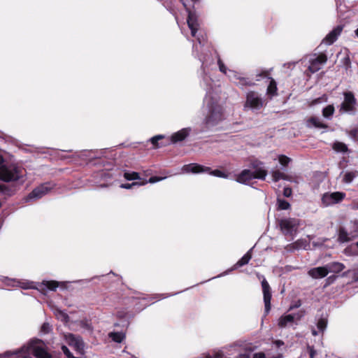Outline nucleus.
<instances>
[{"mask_svg":"<svg viewBox=\"0 0 358 358\" xmlns=\"http://www.w3.org/2000/svg\"><path fill=\"white\" fill-rule=\"evenodd\" d=\"M22 176V170L15 166H0V180L3 182L17 181Z\"/></svg>","mask_w":358,"mask_h":358,"instance_id":"obj_1","label":"nucleus"},{"mask_svg":"<svg viewBox=\"0 0 358 358\" xmlns=\"http://www.w3.org/2000/svg\"><path fill=\"white\" fill-rule=\"evenodd\" d=\"M264 105V101L257 92L250 91L246 95L244 106L251 109L259 110Z\"/></svg>","mask_w":358,"mask_h":358,"instance_id":"obj_2","label":"nucleus"},{"mask_svg":"<svg viewBox=\"0 0 358 358\" xmlns=\"http://www.w3.org/2000/svg\"><path fill=\"white\" fill-rule=\"evenodd\" d=\"M344 100L341 105L340 111L350 113L355 110L357 99L352 92H345L343 94Z\"/></svg>","mask_w":358,"mask_h":358,"instance_id":"obj_3","label":"nucleus"},{"mask_svg":"<svg viewBox=\"0 0 358 358\" xmlns=\"http://www.w3.org/2000/svg\"><path fill=\"white\" fill-rule=\"evenodd\" d=\"M223 119V113L220 106H216L210 110L205 119V122L208 126H215Z\"/></svg>","mask_w":358,"mask_h":358,"instance_id":"obj_4","label":"nucleus"},{"mask_svg":"<svg viewBox=\"0 0 358 358\" xmlns=\"http://www.w3.org/2000/svg\"><path fill=\"white\" fill-rule=\"evenodd\" d=\"M279 227L284 235H292L293 231L298 226L296 219L287 218L281 219L278 222Z\"/></svg>","mask_w":358,"mask_h":358,"instance_id":"obj_5","label":"nucleus"},{"mask_svg":"<svg viewBox=\"0 0 358 358\" xmlns=\"http://www.w3.org/2000/svg\"><path fill=\"white\" fill-rule=\"evenodd\" d=\"M262 292L264 295V313L265 315H268V313L271 310V300L272 297L271 294V287L267 282V280L264 278L262 281Z\"/></svg>","mask_w":358,"mask_h":358,"instance_id":"obj_6","label":"nucleus"},{"mask_svg":"<svg viewBox=\"0 0 358 358\" xmlns=\"http://www.w3.org/2000/svg\"><path fill=\"white\" fill-rule=\"evenodd\" d=\"M327 61V56L324 53H320L316 58L310 61L308 70L311 73H315L321 69V66Z\"/></svg>","mask_w":358,"mask_h":358,"instance_id":"obj_7","label":"nucleus"},{"mask_svg":"<svg viewBox=\"0 0 358 358\" xmlns=\"http://www.w3.org/2000/svg\"><path fill=\"white\" fill-rule=\"evenodd\" d=\"M182 170L187 173H199L210 171V168L196 163L184 165Z\"/></svg>","mask_w":358,"mask_h":358,"instance_id":"obj_8","label":"nucleus"},{"mask_svg":"<svg viewBox=\"0 0 358 358\" xmlns=\"http://www.w3.org/2000/svg\"><path fill=\"white\" fill-rule=\"evenodd\" d=\"M259 164H262L261 162L255 161L252 162L251 166L255 169L252 173V177L255 179L265 180L266 176H267V171L262 167H259Z\"/></svg>","mask_w":358,"mask_h":358,"instance_id":"obj_9","label":"nucleus"},{"mask_svg":"<svg viewBox=\"0 0 358 358\" xmlns=\"http://www.w3.org/2000/svg\"><path fill=\"white\" fill-rule=\"evenodd\" d=\"M50 189L51 187L49 186V184L46 183L41 185L32 190V192L29 194V198L40 199L46 194L50 190Z\"/></svg>","mask_w":358,"mask_h":358,"instance_id":"obj_10","label":"nucleus"},{"mask_svg":"<svg viewBox=\"0 0 358 358\" xmlns=\"http://www.w3.org/2000/svg\"><path fill=\"white\" fill-rule=\"evenodd\" d=\"M342 30V27L337 26L326 36L322 42L327 45L333 44L337 40L338 36L341 34Z\"/></svg>","mask_w":358,"mask_h":358,"instance_id":"obj_11","label":"nucleus"},{"mask_svg":"<svg viewBox=\"0 0 358 358\" xmlns=\"http://www.w3.org/2000/svg\"><path fill=\"white\" fill-rule=\"evenodd\" d=\"M189 128H184L176 133H173L169 139V143L171 142L172 143H176L182 141L189 136Z\"/></svg>","mask_w":358,"mask_h":358,"instance_id":"obj_12","label":"nucleus"},{"mask_svg":"<svg viewBox=\"0 0 358 358\" xmlns=\"http://www.w3.org/2000/svg\"><path fill=\"white\" fill-rule=\"evenodd\" d=\"M329 273L327 266L313 268L308 271V274L313 278H322Z\"/></svg>","mask_w":358,"mask_h":358,"instance_id":"obj_13","label":"nucleus"},{"mask_svg":"<svg viewBox=\"0 0 358 358\" xmlns=\"http://www.w3.org/2000/svg\"><path fill=\"white\" fill-rule=\"evenodd\" d=\"M32 348V355L36 358H52V355L49 353L45 347L39 345H34Z\"/></svg>","mask_w":358,"mask_h":358,"instance_id":"obj_14","label":"nucleus"},{"mask_svg":"<svg viewBox=\"0 0 358 358\" xmlns=\"http://www.w3.org/2000/svg\"><path fill=\"white\" fill-rule=\"evenodd\" d=\"M150 142L154 148H158L169 145V138H166L163 135H157L151 138Z\"/></svg>","mask_w":358,"mask_h":358,"instance_id":"obj_15","label":"nucleus"},{"mask_svg":"<svg viewBox=\"0 0 358 358\" xmlns=\"http://www.w3.org/2000/svg\"><path fill=\"white\" fill-rule=\"evenodd\" d=\"M252 174V171L244 169L236 176V181L240 183H247L253 179Z\"/></svg>","mask_w":358,"mask_h":358,"instance_id":"obj_16","label":"nucleus"},{"mask_svg":"<svg viewBox=\"0 0 358 358\" xmlns=\"http://www.w3.org/2000/svg\"><path fill=\"white\" fill-rule=\"evenodd\" d=\"M117 317L121 320L122 327L127 329L129 324V313L125 310H120L117 312Z\"/></svg>","mask_w":358,"mask_h":358,"instance_id":"obj_17","label":"nucleus"},{"mask_svg":"<svg viewBox=\"0 0 358 358\" xmlns=\"http://www.w3.org/2000/svg\"><path fill=\"white\" fill-rule=\"evenodd\" d=\"M127 329H124L122 327V329L120 331H114V332L109 333L108 336L110 338L112 339L113 341L117 343H120L124 340V338L126 337L125 332H124Z\"/></svg>","mask_w":358,"mask_h":358,"instance_id":"obj_18","label":"nucleus"},{"mask_svg":"<svg viewBox=\"0 0 358 358\" xmlns=\"http://www.w3.org/2000/svg\"><path fill=\"white\" fill-rule=\"evenodd\" d=\"M187 24L191 29V33L193 36H195L198 29V23L196 17L189 12L187 17Z\"/></svg>","mask_w":358,"mask_h":358,"instance_id":"obj_19","label":"nucleus"},{"mask_svg":"<svg viewBox=\"0 0 358 358\" xmlns=\"http://www.w3.org/2000/svg\"><path fill=\"white\" fill-rule=\"evenodd\" d=\"M271 174H272L273 180L274 182H278L280 180L292 181V177L291 176L285 174L279 170L273 171Z\"/></svg>","mask_w":358,"mask_h":358,"instance_id":"obj_20","label":"nucleus"},{"mask_svg":"<svg viewBox=\"0 0 358 358\" xmlns=\"http://www.w3.org/2000/svg\"><path fill=\"white\" fill-rule=\"evenodd\" d=\"M327 266L329 270V273L331 272L338 273L345 268V265L343 263L338 262H330L328 264H327Z\"/></svg>","mask_w":358,"mask_h":358,"instance_id":"obj_21","label":"nucleus"},{"mask_svg":"<svg viewBox=\"0 0 358 358\" xmlns=\"http://www.w3.org/2000/svg\"><path fill=\"white\" fill-rule=\"evenodd\" d=\"M252 259V249L248 250L234 266V268H237L248 264Z\"/></svg>","mask_w":358,"mask_h":358,"instance_id":"obj_22","label":"nucleus"},{"mask_svg":"<svg viewBox=\"0 0 358 358\" xmlns=\"http://www.w3.org/2000/svg\"><path fill=\"white\" fill-rule=\"evenodd\" d=\"M266 94L271 98L273 96H277L278 94V87L277 83L273 78L270 79V83L267 87Z\"/></svg>","mask_w":358,"mask_h":358,"instance_id":"obj_23","label":"nucleus"},{"mask_svg":"<svg viewBox=\"0 0 358 358\" xmlns=\"http://www.w3.org/2000/svg\"><path fill=\"white\" fill-rule=\"evenodd\" d=\"M351 241L349 234L344 227H339L338 234V241L339 243H346Z\"/></svg>","mask_w":358,"mask_h":358,"instance_id":"obj_24","label":"nucleus"},{"mask_svg":"<svg viewBox=\"0 0 358 358\" xmlns=\"http://www.w3.org/2000/svg\"><path fill=\"white\" fill-rule=\"evenodd\" d=\"M294 320V315H282L280 317L278 320V326L281 328L285 327L287 324L292 323Z\"/></svg>","mask_w":358,"mask_h":358,"instance_id":"obj_25","label":"nucleus"},{"mask_svg":"<svg viewBox=\"0 0 358 358\" xmlns=\"http://www.w3.org/2000/svg\"><path fill=\"white\" fill-rule=\"evenodd\" d=\"M358 176V171L355 170L352 171L346 172L342 179L343 182L344 183H350L352 180Z\"/></svg>","mask_w":358,"mask_h":358,"instance_id":"obj_26","label":"nucleus"},{"mask_svg":"<svg viewBox=\"0 0 358 358\" xmlns=\"http://www.w3.org/2000/svg\"><path fill=\"white\" fill-rule=\"evenodd\" d=\"M308 123H310L312 125H313L316 128L319 129H326L328 127L327 124L323 123L320 121V120L317 117H310L308 120Z\"/></svg>","mask_w":358,"mask_h":358,"instance_id":"obj_27","label":"nucleus"},{"mask_svg":"<svg viewBox=\"0 0 358 358\" xmlns=\"http://www.w3.org/2000/svg\"><path fill=\"white\" fill-rule=\"evenodd\" d=\"M332 148L337 152H347L348 151V146L342 142L336 141L333 143Z\"/></svg>","mask_w":358,"mask_h":358,"instance_id":"obj_28","label":"nucleus"},{"mask_svg":"<svg viewBox=\"0 0 358 358\" xmlns=\"http://www.w3.org/2000/svg\"><path fill=\"white\" fill-rule=\"evenodd\" d=\"M41 286H44L49 290L55 291L56 289L59 287V282L55 280H44L41 283Z\"/></svg>","mask_w":358,"mask_h":358,"instance_id":"obj_29","label":"nucleus"},{"mask_svg":"<svg viewBox=\"0 0 358 358\" xmlns=\"http://www.w3.org/2000/svg\"><path fill=\"white\" fill-rule=\"evenodd\" d=\"M330 197L332 199L334 203H338L344 199L345 194L344 192H335L330 193Z\"/></svg>","mask_w":358,"mask_h":358,"instance_id":"obj_30","label":"nucleus"},{"mask_svg":"<svg viewBox=\"0 0 358 358\" xmlns=\"http://www.w3.org/2000/svg\"><path fill=\"white\" fill-rule=\"evenodd\" d=\"M334 110L335 108L334 105H328L327 106L323 108L322 115L326 118H329L334 115Z\"/></svg>","mask_w":358,"mask_h":358,"instance_id":"obj_31","label":"nucleus"},{"mask_svg":"<svg viewBox=\"0 0 358 358\" xmlns=\"http://www.w3.org/2000/svg\"><path fill=\"white\" fill-rule=\"evenodd\" d=\"M278 210H288L290 208V203L285 199H277Z\"/></svg>","mask_w":358,"mask_h":358,"instance_id":"obj_32","label":"nucleus"},{"mask_svg":"<svg viewBox=\"0 0 358 358\" xmlns=\"http://www.w3.org/2000/svg\"><path fill=\"white\" fill-rule=\"evenodd\" d=\"M124 177L127 180H135L141 179L139 173L135 171L125 172L124 173Z\"/></svg>","mask_w":358,"mask_h":358,"instance_id":"obj_33","label":"nucleus"},{"mask_svg":"<svg viewBox=\"0 0 358 358\" xmlns=\"http://www.w3.org/2000/svg\"><path fill=\"white\" fill-rule=\"evenodd\" d=\"M147 182H148L147 180H144L143 182H134L132 183H122V184L120 185V187L121 188H123V189H131L134 186H136V185H138V186L143 185L147 184Z\"/></svg>","mask_w":358,"mask_h":358,"instance_id":"obj_34","label":"nucleus"},{"mask_svg":"<svg viewBox=\"0 0 358 358\" xmlns=\"http://www.w3.org/2000/svg\"><path fill=\"white\" fill-rule=\"evenodd\" d=\"M327 325V320L326 318H320L317 321V327L320 331L322 332L325 330Z\"/></svg>","mask_w":358,"mask_h":358,"instance_id":"obj_35","label":"nucleus"},{"mask_svg":"<svg viewBox=\"0 0 358 358\" xmlns=\"http://www.w3.org/2000/svg\"><path fill=\"white\" fill-rule=\"evenodd\" d=\"M238 85L240 86H252L255 85V83H253L251 80H248V78H243V77H239L238 78Z\"/></svg>","mask_w":358,"mask_h":358,"instance_id":"obj_36","label":"nucleus"},{"mask_svg":"<svg viewBox=\"0 0 358 358\" xmlns=\"http://www.w3.org/2000/svg\"><path fill=\"white\" fill-rule=\"evenodd\" d=\"M279 162L283 166H288L289 163L291 162V159L286 155H281L278 157Z\"/></svg>","mask_w":358,"mask_h":358,"instance_id":"obj_37","label":"nucleus"},{"mask_svg":"<svg viewBox=\"0 0 358 358\" xmlns=\"http://www.w3.org/2000/svg\"><path fill=\"white\" fill-rule=\"evenodd\" d=\"M322 201L326 206L334 204L332 199H331L330 197V194L329 193H325L324 194H323Z\"/></svg>","mask_w":358,"mask_h":358,"instance_id":"obj_38","label":"nucleus"},{"mask_svg":"<svg viewBox=\"0 0 358 358\" xmlns=\"http://www.w3.org/2000/svg\"><path fill=\"white\" fill-rule=\"evenodd\" d=\"M207 173H209L210 175H213L216 177H220V178H227V175L226 173H224V172H222V171L218 170V169H216L214 171L210 170V171H208Z\"/></svg>","mask_w":358,"mask_h":358,"instance_id":"obj_39","label":"nucleus"},{"mask_svg":"<svg viewBox=\"0 0 358 358\" xmlns=\"http://www.w3.org/2000/svg\"><path fill=\"white\" fill-rule=\"evenodd\" d=\"M62 350L64 352V354L66 356L67 358H81V357H74L73 355L69 349L66 345L62 346Z\"/></svg>","mask_w":358,"mask_h":358,"instance_id":"obj_40","label":"nucleus"},{"mask_svg":"<svg viewBox=\"0 0 358 358\" xmlns=\"http://www.w3.org/2000/svg\"><path fill=\"white\" fill-rule=\"evenodd\" d=\"M51 326L48 322H44L41 327V331L43 334H48L51 331Z\"/></svg>","mask_w":358,"mask_h":358,"instance_id":"obj_41","label":"nucleus"},{"mask_svg":"<svg viewBox=\"0 0 358 358\" xmlns=\"http://www.w3.org/2000/svg\"><path fill=\"white\" fill-rule=\"evenodd\" d=\"M307 350H308V352L309 354L310 358H315V355L317 354V352L315 350L314 346L308 345Z\"/></svg>","mask_w":358,"mask_h":358,"instance_id":"obj_42","label":"nucleus"},{"mask_svg":"<svg viewBox=\"0 0 358 358\" xmlns=\"http://www.w3.org/2000/svg\"><path fill=\"white\" fill-rule=\"evenodd\" d=\"M217 64L219 66V69L221 72L226 73H227V67L224 64L223 62L220 58H218L217 59Z\"/></svg>","mask_w":358,"mask_h":358,"instance_id":"obj_43","label":"nucleus"},{"mask_svg":"<svg viewBox=\"0 0 358 358\" xmlns=\"http://www.w3.org/2000/svg\"><path fill=\"white\" fill-rule=\"evenodd\" d=\"M292 194V189L289 187H285L283 189V196L285 197H290Z\"/></svg>","mask_w":358,"mask_h":358,"instance_id":"obj_44","label":"nucleus"},{"mask_svg":"<svg viewBox=\"0 0 358 358\" xmlns=\"http://www.w3.org/2000/svg\"><path fill=\"white\" fill-rule=\"evenodd\" d=\"M258 76L263 78H267L269 80L272 78L270 76V73L268 71H262Z\"/></svg>","mask_w":358,"mask_h":358,"instance_id":"obj_45","label":"nucleus"},{"mask_svg":"<svg viewBox=\"0 0 358 358\" xmlns=\"http://www.w3.org/2000/svg\"><path fill=\"white\" fill-rule=\"evenodd\" d=\"M301 306V300H297L296 301L294 302V304H292L289 307V310H292V309H294V308H299L300 306Z\"/></svg>","mask_w":358,"mask_h":358,"instance_id":"obj_46","label":"nucleus"},{"mask_svg":"<svg viewBox=\"0 0 358 358\" xmlns=\"http://www.w3.org/2000/svg\"><path fill=\"white\" fill-rule=\"evenodd\" d=\"M252 358H266L265 354L262 352H257L253 355Z\"/></svg>","mask_w":358,"mask_h":358,"instance_id":"obj_47","label":"nucleus"},{"mask_svg":"<svg viewBox=\"0 0 358 358\" xmlns=\"http://www.w3.org/2000/svg\"><path fill=\"white\" fill-rule=\"evenodd\" d=\"M350 59L349 58L348 56L345 57L344 59H343V64L348 68L350 66Z\"/></svg>","mask_w":358,"mask_h":358,"instance_id":"obj_48","label":"nucleus"},{"mask_svg":"<svg viewBox=\"0 0 358 358\" xmlns=\"http://www.w3.org/2000/svg\"><path fill=\"white\" fill-rule=\"evenodd\" d=\"M352 278L355 282L358 281V269L352 271Z\"/></svg>","mask_w":358,"mask_h":358,"instance_id":"obj_49","label":"nucleus"},{"mask_svg":"<svg viewBox=\"0 0 358 358\" xmlns=\"http://www.w3.org/2000/svg\"><path fill=\"white\" fill-rule=\"evenodd\" d=\"M8 187L5 185H2V184H0V192H6L7 191H8Z\"/></svg>","mask_w":358,"mask_h":358,"instance_id":"obj_50","label":"nucleus"},{"mask_svg":"<svg viewBox=\"0 0 358 358\" xmlns=\"http://www.w3.org/2000/svg\"><path fill=\"white\" fill-rule=\"evenodd\" d=\"M159 180H160L159 178H157L156 176H152L149 178L148 182L150 183H153V182L159 181Z\"/></svg>","mask_w":358,"mask_h":358,"instance_id":"obj_51","label":"nucleus"},{"mask_svg":"<svg viewBox=\"0 0 358 358\" xmlns=\"http://www.w3.org/2000/svg\"><path fill=\"white\" fill-rule=\"evenodd\" d=\"M305 314L304 310H301L298 313H296L294 317L296 316L298 320H300L301 317H303Z\"/></svg>","mask_w":358,"mask_h":358,"instance_id":"obj_52","label":"nucleus"},{"mask_svg":"<svg viewBox=\"0 0 358 358\" xmlns=\"http://www.w3.org/2000/svg\"><path fill=\"white\" fill-rule=\"evenodd\" d=\"M275 344L277 345L278 347H280V345H282L284 343L283 341L278 340L275 341Z\"/></svg>","mask_w":358,"mask_h":358,"instance_id":"obj_53","label":"nucleus"},{"mask_svg":"<svg viewBox=\"0 0 358 358\" xmlns=\"http://www.w3.org/2000/svg\"><path fill=\"white\" fill-rule=\"evenodd\" d=\"M180 1L182 3V4H183L184 7L187 8V5H186V3H185L184 0H180ZM192 1L193 2H196V1H197L198 0H192Z\"/></svg>","mask_w":358,"mask_h":358,"instance_id":"obj_54","label":"nucleus"},{"mask_svg":"<svg viewBox=\"0 0 358 358\" xmlns=\"http://www.w3.org/2000/svg\"><path fill=\"white\" fill-rule=\"evenodd\" d=\"M336 278L335 276H330L327 278L328 281H333Z\"/></svg>","mask_w":358,"mask_h":358,"instance_id":"obj_55","label":"nucleus"},{"mask_svg":"<svg viewBox=\"0 0 358 358\" xmlns=\"http://www.w3.org/2000/svg\"><path fill=\"white\" fill-rule=\"evenodd\" d=\"M312 334L313 336H317V332L315 329H313L312 330Z\"/></svg>","mask_w":358,"mask_h":358,"instance_id":"obj_56","label":"nucleus"},{"mask_svg":"<svg viewBox=\"0 0 358 358\" xmlns=\"http://www.w3.org/2000/svg\"><path fill=\"white\" fill-rule=\"evenodd\" d=\"M355 34L358 36V28L355 30Z\"/></svg>","mask_w":358,"mask_h":358,"instance_id":"obj_57","label":"nucleus"},{"mask_svg":"<svg viewBox=\"0 0 358 358\" xmlns=\"http://www.w3.org/2000/svg\"><path fill=\"white\" fill-rule=\"evenodd\" d=\"M36 342L37 343H43V341L41 340H37Z\"/></svg>","mask_w":358,"mask_h":358,"instance_id":"obj_58","label":"nucleus"},{"mask_svg":"<svg viewBox=\"0 0 358 358\" xmlns=\"http://www.w3.org/2000/svg\"><path fill=\"white\" fill-rule=\"evenodd\" d=\"M120 324H118V323L115 324V327H118V326H120Z\"/></svg>","mask_w":358,"mask_h":358,"instance_id":"obj_59","label":"nucleus"},{"mask_svg":"<svg viewBox=\"0 0 358 358\" xmlns=\"http://www.w3.org/2000/svg\"><path fill=\"white\" fill-rule=\"evenodd\" d=\"M347 273H351V271H350V270H349V271H348V272H347Z\"/></svg>","mask_w":358,"mask_h":358,"instance_id":"obj_60","label":"nucleus"},{"mask_svg":"<svg viewBox=\"0 0 358 358\" xmlns=\"http://www.w3.org/2000/svg\"><path fill=\"white\" fill-rule=\"evenodd\" d=\"M357 247L358 248V242L356 243Z\"/></svg>","mask_w":358,"mask_h":358,"instance_id":"obj_61","label":"nucleus"},{"mask_svg":"<svg viewBox=\"0 0 358 358\" xmlns=\"http://www.w3.org/2000/svg\"><path fill=\"white\" fill-rule=\"evenodd\" d=\"M273 358H279V357H273Z\"/></svg>","mask_w":358,"mask_h":358,"instance_id":"obj_62","label":"nucleus"}]
</instances>
